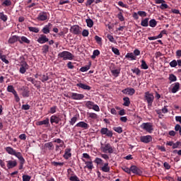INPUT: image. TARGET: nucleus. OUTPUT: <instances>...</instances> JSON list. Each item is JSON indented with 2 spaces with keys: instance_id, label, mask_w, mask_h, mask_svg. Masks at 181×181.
Listing matches in <instances>:
<instances>
[{
  "instance_id": "obj_4",
  "label": "nucleus",
  "mask_w": 181,
  "mask_h": 181,
  "mask_svg": "<svg viewBox=\"0 0 181 181\" xmlns=\"http://www.w3.org/2000/svg\"><path fill=\"white\" fill-rule=\"evenodd\" d=\"M58 56L63 59V60H73V54L69 51H63L59 53Z\"/></svg>"
},
{
  "instance_id": "obj_31",
  "label": "nucleus",
  "mask_w": 181,
  "mask_h": 181,
  "mask_svg": "<svg viewBox=\"0 0 181 181\" xmlns=\"http://www.w3.org/2000/svg\"><path fill=\"white\" fill-rule=\"evenodd\" d=\"M111 73L114 77H118L119 76V74L121 73V69H112Z\"/></svg>"
},
{
  "instance_id": "obj_46",
  "label": "nucleus",
  "mask_w": 181,
  "mask_h": 181,
  "mask_svg": "<svg viewBox=\"0 0 181 181\" xmlns=\"http://www.w3.org/2000/svg\"><path fill=\"white\" fill-rule=\"evenodd\" d=\"M90 67H91L90 65H88L86 66H83L80 69V71H82V73H84L86 71H88V70H90Z\"/></svg>"
},
{
  "instance_id": "obj_16",
  "label": "nucleus",
  "mask_w": 181,
  "mask_h": 181,
  "mask_svg": "<svg viewBox=\"0 0 181 181\" xmlns=\"http://www.w3.org/2000/svg\"><path fill=\"white\" fill-rule=\"evenodd\" d=\"M53 149H54V145L52 142L46 143L42 147V151H53Z\"/></svg>"
},
{
  "instance_id": "obj_53",
  "label": "nucleus",
  "mask_w": 181,
  "mask_h": 181,
  "mask_svg": "<svg viewBox=\"0 0 181 181\" xmlns=\"http://www.w3.org/2000/svg\"><path fill=\"white\" fill-rule=\"evenodd\" d=\"M117 18H118L119 21H120V22H124V21H125V18H124V16L122 15V12H119L117 14Z\"/></svg>"
},
{
  "instance_id": "obj_61",
  "label": "nucleus",
  "mask_w": 181,
  "mask_h": 181,
  "mask_svg": "<svg viewBox=\"0 0 181 181\" xmlns=\"http://www.w3.org/2000/svg\"><path fill=\"white\" fill-rule=\"evenodd\" d=\"M170 67H176L177 66V61L176 59L173 60L170 62Z\"/></svg>"
},
{
  "instance_id": "obj_44",
  "label": "nucleus",
  "mask_w": 181,
  "mask_h": 181,
  "mask_svg": "<svg viewBox=\"0 0 181 181\" xmlns=\"http://www.w3.org/2000/svg\"><path fill=\"white\" fill-rule=\"evenodd\" d=\"M156 25H158V23L156 22V20L151 19L149 21V26H151V28H155V26H156Z\"/></svg>"
},
{
  "instance_id": "obj_45",
  "label": "nucleus",
  "mask_w": 181,
  "mask_h": 181,
  "mask_svg": "<svg viewBox=\"0 0 181 181\" xmlns=\"http://www.w3.org/2000/svg\"><path fill=\"white\" fill-rule=\"evenodd\" d=\"M12 5V1L11 0H4L2 3L3 6H11Z\"/></svg>"
},
{
  "instance_id": "obj_27",
  "label": "nucleus",
  "mask_w": 181,
  "mask_h": 181,
  "mask_svg": "<svg viewBox=\"0 0 181 181\" xmlns=\"http://www.w3.org/2000/svg\"><path fill=\"white\" fill-rule=\"evenodd\" d=\"M180 88V83H179V82L175 83L174 86L171 89V92L175 94V93H177V91H179Z\"/></svg>"
},
{
  "instance_id": "obj_32",
  "label": "nucleus",
  "mask_w": 181,
  "mask_h": 181,
  "mask_svg": "<svg viewBox=\"0 0 181 181\" xmlns=\"http://www.w3.org/2000/svg\"><path fill=\"white\" fill-rule=\"evenodd\" d=\"M123 101H124L123 105L124 107H129V105H131V100H129V98L128 97H124L123 98Z\"/></svg>"
},
{
  "instance_id": "obj_35",
  "label": "nucleus",
  "mask_w": 181,
  "mask_h": 181,
  "mask_svg": "<svg viewBox=\"0 0 181 181\" xmlns=\"http://www.w3.org/2000/svg\"><path fill=\"white\" fill-rule=\"evenodd\" d=\"M148 22H149V18H144L141 20V25L144 26V28H148Z\"/></svg>"
},
{
  "instance_id": "obj_64",
  "label": "nucleus",
  "mask_w": 181,
  "mask_h": 181,
  "mask_svg": "<svg viewBox=\"0 0 181 181\" xmlns=\"http://www.w3.org/2000/svg\"><path fill=\"white\" fill-rule=\"evenodd\" d=\"M137 14H139V16H141V17H143V18H145L146 16V15H147V13H146V12H145V11H138L137 12Z\"/></svg>"
},
{
  "instance_id": "obj_25",
  "label": "nucleus",
  "mask_w": 181,
  "mask_h": 181,
  "mask_svg": "<svg viewBox=\"0 0 181 181\" xmlns=\"http://www.w3.org/2000/svg\"><path fill=\"white\" fill-rule=\"evenodd\" d=\"M87 117L88 118H90V119H93V121L95 119H98V115L95 112H87Z\"/></svg>"
},
{
  "instance_id": "obj_52",
  "label": "nucleus",
  "mask_w": 181,
  "mask_h": 181,
  "mask_svg": "<svg viewBox=\"0 0 181 181\" xmlns=\"http://www.w3.org/2000/svg\"><path fill=\"white\" fill-rule=\"evenodd\" d=\"M168 78L171 83L173 81H176V80H177V78H176V76L173 75V74H170Z\"/></svg>"
},
{
  "instance_id": "obj_51",
  "label": "nucleus",
  "mask_w": 181,
  "mask_h": 181,
  "mask_svg": "<svg viewBox=\"0 0 181 181\" xmlns=\"http://www.w3.org/2000/svg\"><path fill=\"white\" fill-rule=\"evenodd\" d=\"M76 122H77V117L74 116L69 121V124H70V125H74V124H76Z\"/></svg>"
},
{
  "instance_id": "obj_62",
  "label": "nucleus",
  "mask_w": 181,
  "mask_h": 181,
  "mask_svg": "<svg viewBox=\"0 0 181 181\" xmlns=\"http://www.w3.org/2000/svg\"><path fill=\"white\" fill-rule=\"evenodd\" d=\"M156 112L158 114V118H160V119L163 118V114H162L161 110H156Z\"/></svg>"
},
{
  "instance_id": "obj_17",
  "label": "nucleus",
  "mask_w": 181,
  "mask_h": 181,
  "mask_svg": "<svg viewBox=\"0 0 181 181\" xmlns=\"http://www.w3.org/2000/svg\"><path fill=\"white\" fill-rule=\"evenodd\" d=\"M37 42L38 43H40L41 45H43V43H46V42H49V38H47V37L46 35L42 34L37 39Z\"/></svg>"
},
{
  "instance_id": "obj_5",
  "label": "nucleus",
  "mask_w": 181,
  "mask_h": 181,
  "mask_svg": "<svg viewBox=\"0 0 181 181\" xmlns=\"http://www.w3.org/2000/svg\"><path fill=\"white\" fill-rule=\"evenodd\" d=\"M141 128L144 131H146V132H148V134H152V132L153 131V124L151 122L143 123L141 125Z\"/></svg>"
},
{
  "instance_id": "obj_9",
  "label": "nucleus",
  "mask_w": 181,
  "mask_h": 181,
  "mask_svg": "<svg viewBox=\"0 0 181 181\" xmlns=\"http://www.w3.org/2000/svg\"><path fill=\"white\" fill-rule=\"evenodd\" d=\"M67 97H69V98H71L72 100H83V98H84V95L77 93H69Z\"/></svg>"
},
{
  "instance_id": "obj_41",
  "label": "nucleus",
  "mask_w": 181,
  "mask_h": 181,
  "mask_svg": "<svg viewBox=\"0 0 181 181\" xmlns=\"http://www.w3.org/2000/svg\"><path fill=\"white\" fill-rule=\"evenodd\" d=\"M86 23L88 28H93V26H94V22L93 20H91V18L86 19Z\"/></svg>"
},
{
  "instance_id": "obj_23",
  "label": "nucleus",
  "mask_w": 181,
  "mask_h": 181,
  "mask_svg": "<svg viewBox=\"0 0 181 181\" xmlns=\"http://www.w3.org/2000/svg\"><path fill=\"white\" fill-rule=\"evenodd\" d=\"M16 42H19V36L13 35L8 40V43L10 45H13V43H16Z\"/></svg>"
},
{
  "instance_id": "obj_36",
  "label": "nucleus",
  "mask_w": 181,
  "mask_h": 181,
  "mask_svg": "<svg viewBox=\"0 0 181 181\" xmlns=\"http://www.w3.org/2000/svg\"><path fill=\"white\" fill-rule=\"evenodd\" d=\"M141 67L143 70H148V69H149V66L146 64V62H145V60L144 59L141 60Z\"/></svg>"
},
{
  "instance_id": "obj_49",
  "label": "nucleus",
  "mask_w": 181,
  "mask_h": 181,
  "mask_svg": "<svg viewBox=\"0 0 181 181\" xmlns=\"http://www.w3.org/2000/svg\"><path fill=\"white\" fill-rule=\"evenodd\" d=\"M96 56H100V51L98 49H95L93 51L91 59H95Z\"/></svg>"
},
{
  "instance_id": "obj_60",
  "label": "nucleus",
  "mask_w": 181,
  "mask_h": 181,
  "mask_svg": "<svg viewBox=\"0 0 181 181\" xmlns=\"http://www.w3.org/2000/svg\"><path fill=\"white\" fill-rule=\"evenodd\" d=\"M32 179V177L28 175H23V181H30Z\"/></svg>"
},
{
  "instance_id": "obj_42",
  "label": "nucleus",
  "mask_w": 181,
  "mask_h": 181,
  "mask_svg": "<svg viewBox=\"0 0 181 181\" xmlns=\"http://www.w3.org/2000/svg\"><path fill=\"white\" fill-rule=\"evenodd\" d=\"M51 165H52V166H64V163H60V162H56V161H52L51 162Z\"/></svg>"
},
{
  "instance_id": "obj_15",
  "label": "nucleus",
  "mask_w": 181,
  "mask_h": 181,
  "mask_svg": "<svg viewBox=\"0 0 181 181\" xmlns=\"http://www.w3.org/2000/svg\"><path fill=\"white\" fill-rule=\"evenodd\" d=\"M122 93L123 94L127 95H134L135 94V89L132 88H127L122 90Z\"/></svg>"
},
{
  "instance_id": "obj_14",
  "label": "nucleus",
  "mask_w": 181,
  "mask_h": 181,
  "mask_svg": "<svg viewBox=\"0 0 181 181\" xmlns=\"http://www.w3.org/2000/svg\"><path fill=\"white\" fill-rule=\"evenodd\" d=\"M71 33H74V35H80L81 33V28L78 25H73L71 27Z\"/></svg>"
},
{
  "instance_id": "obj_19",
  "label": "nucleus",
  "mask_w": 181,
  "mask_h": 181,
  "mask_svg": "<svg viewBox=\"0 0 181 181\" xmlns=\"http://www.w3.org/2000/svg\"><path fill=\"white\" fill-rule=\"evenodd\" d=\"M54 142L59 144V145H56L55 151H59V148H63V146H64V141L60 139L54 140Z\"/></svg>"
},
{
  "instance_id": "obj_12",
  "label": "nucleus",
  "mask_w": 181,
  "mask_h": 181,
  "mask_svg": "<svg viewBox=\"0 0 181 181\" xmlns=\"http://www.w3.org/2000/svg\"><path fill=\"white\" fill-rule=\"evenodd\" d=\"M152 136L151 135H146V136H140V141L141 142H143V144H149L152 142Z\"/></svg>"
},
{
  "instance_id": "obj_43",
  "label": "nucleus",
  "mask_w": 181,
  "mask_h": 181,
  "mask_svg": "<svg viewBox=\"0 0 181 181\" xmlns=\"http://www.w3.org/2000/svg\"><path fill=\"white\" fill-rule=\"evenodd\" d=\"M7 91L8 93H12V94H14L16 93V90H15L13 86H11V85L7 87Z\"/></svg>"
},
{
  "instance_id": "obj_10",
  "label": "nucleus",
  "mask_w": 181,
  "mask_h": 181,
  "mask_svg": "<svg viewBox=\"0 0 181 181\" xmlns=\"http://www.w3.org/2000/svg\"><path fill=\"white\" fill-rule=\"evenodd\" d=\"M6 162L7 169H13L18 166V160L12 158V160H8Z\"/></svg>"
},
{
  "instance_id": "obj_18",
  "label": "nucleus",
  "mask_w": 181,
  "mask_h": 181,
  "mask_svg": "<svg viewBox=\"0 0 181 181\" xmlns=\"http://www.w3.org/2000/svg\"><path fill=\"white\" fill-rule=\"evenodd\" d=\"M75 127L78 128H83V129H88V128H90V125L86 123V122H79Z\"/></svg>"
},
{
  "instance_id": "obj_1",
  "label": "nucleus",
  "mask_w": 181,
  "mask_h": 181,
  "mask_svg": "<svg viewBox=\"0 0 181 181\" xmlns=\"http://www.w3.org/2000/svg\"><path fill=\"white\" fill-rule=\"evenodd\" d=\"M5 151L8 155H11L12 156H16V158L18 159L20 161V165L18 167V169L21 170V169H23V165H25V158H23V156H22V153L21 152H16V150H15L11 146H7L5 148Z\"/></svg>"
},
{
  "instance_id": "obj_13",
  "label": "nucleus",
  "mask_w": 181,
  "mask_h": 181,
  "mask_svg": "<svg viewBox=\"0 0 181 181\" xmlns=\"http://www.w3.org/2000/svg\"><path fill=\"white\" fill-rule=\"evenodd\" d=\"M49 14L47 12H41L39 13L37 19L40 21H47Z\"/></svg>"
},
{
  "instance_id": "obj_38",
  "label": "nucleus",
  "mask_w": 181,
  "mask_h": 181,
  "mask_svg": "<svg viewBox=\"0 0 181 181\" xmlns=\"http://www.w3.org/2000/svg\"><path fill=\"white\" fill-rule=\"evenodd\" d=\"M28 30H30V32H33L34 33H39L40 30L36 27H28Z\"/></svg>"
},
{
  "instance_id": "obj_8",
  "label": "nucleus",
  "mask_w": 181,
  "mask_h": 181,
  "mask_svg": "<svg viewBox=\"0 0 181 181\" xmlns=\"http://www.w3.org/2000/svg\"><path fill=\"white\" fill-rule=\"evenodd\" d=\"M144 98L146 101H147V103L148 105H152V103H153V100H155V97L153 96V94L149 92L145 93Z\"/></svg>"
},
{
  "instance_id": "obj_21",
  "label": "nucleus",
  "mask_w": 181,
  "mask_h": 181,
  "mask_svg": "<svg viewBox=\"0 0 181 181\" xmlns=\"http://www.w3.org/2000/svg\"><path fill=\"white\" fill-rule=\"evenodd\" d=\"M100 170L102 172H105V173H108L110 170V164L108 163H105L100 167Z\"/></svg>"
},
{
  "instance_id": "obj_29",
  "label": "nucleus",
  "mask_w": 181,
  "mask_h": 181,
  "mask_svg": "<svg viewBox=\"0 0 181 181\" xmlns=\"http://www.w3.org/2000/svg\"><path fill=\"white\" fill-rule=\"evenodd\" d=\"M125 57H126V59H128L129 60H136V57L132 52H128L125 55Z\"/></svg>"
},
{
  "instance_id": "obj_55",
  "label": "nucleus",
  "mask_w": 181,
  "mask_h": 181,
  "mask_svg": "<svg viewBox=\"0 0 181 181\" xmlns=\"http://www.w3.org/2000/svg\"><path fill=\"white\" fill-rule=\"evenodd\" d=\"M107 37L108 40H110V42H111L112 43H115V39L114 38V36L108 34L107 35Z\"/></svg>"
},
{
  "instance_id": "obj_24",
  "label": "nucleus",
  "mask_w": 181,
  "mask_h": 181,
  "mask_svg": "<svg viewBox=\"0 0 181 181\" xmlns=\"http://www.w3.org/2000/svg\"><path fill=\"white\" fill-rule=\"evenodd\" d=\"M63 158H64V159H69V158H71V148H66L65 149V153L63 156Z\"/></svg>"
},
{
  "instance_id": "obj_33",
  "label": "nucleus",
  "mask_w": 181,
  "mask_h": 181,
  "mask_svg": "<svg viewBox=\"0 0 181 181\" xmlns=\"http://www.w3.org/2000/svg\"><path fill=\"white\" fill-rule=\"evenodd\" d=\"M130 172H132V173L138 175V173H139V168H138V167L135 165H132L130 168Z\"/></svg>"
},
{
  "instance_id": "obj_7",
  "label": "nucleus",
  "mask_w": 181,
  "mask_h": 181,
  "mask_svg": "<svg viewBox=\"0 0 181 181\" xmlns=\"http://www.w3.org/2000/svg\"><path fill=\"white\" fill-rule=\"evenodd\" d=\"M29 69V64L25 61H21L20 62V73L21 74H25L26 73V70Z\"/></svg>"
},
{
  "instance_id": "obj_56",
  "label": "nucleus",
  "mask_w": 181,
  "mask_h": 181,
  "mask_svg": "<svg viewBox=\"0 0 181 181\" xmlns=\"http://www.w3.org/2000/svg\"><path fill=\"white\" fill-rule=\"evenodd\" d=\"M113 129L115 132H117V134H122V127H113Z\"/></svg>"
},
{
  "instance_id": "obj_59",
  "label": "nucleus",
  "mask_w": 181,
  "mask_h": 181,
  "mask_svg": "<svg viewBox=\"0 0 181 181\" xmlns=\"http://www.w3.org/2000/svg\"><path fill=\"white\" fill-rule=\"evenodd\" d=\"M160 9H168L169 8V6L166 4L165 3H161V5L159 6Z\"/></svg>"
},
{
  "instance_id": "obj_22",
  "label": "nucleus",
  "mask_w": 181,
  "mask_h": 181,
  "mask_svg": "<svg viewBox=\"0 0 181 181\" xmlns=\"http://www.w3.org/2000/svg\"><path fill=\"white\" fill-rule=\"evenodd\" d=\"M52 25L50 23L46 25L42 30V33H44L45 35H47L48 33H50V28H52Z\"/></svg>"
},
{
  "instance_id": "obj_34",
  "label": "nucleus",
  "mask_w": 181,
  "mask_h": 181,
  "mask_svg": "<svg viewBox=\"0 0 181 181\" xmlns=\"http://www.w3.org/2000/svg\"><path fill=\"white\" fill-rule=\"evenodd\" d=\"M0 59L6 64H9V61L6 59V55L2 54V52H0Z\"/></svg>"
},
{
  "instance_id": "obj_39",
  "label": "nucleus",
  "mask_w": 181,
  "mask_h": 181,
  "mask_svg": "<svg viewBox=\"0 0 181 181\" xmlns=\"http://www.w3.org/2000/svg\"><path fill=\"white\" fill-rule=\"evenodd\" d=\"M40 77L42 83H45V81H47V80H49V76H47V74L40 75Z\"/></svg>"
},
{
  "instance_id": "obj_48",
  "label": "nucleus",
  "mask_w": 181,
  "mask_h": 181,
  "mask_svg": "<svg viewBox=\"0 0 181 181\" xmlns=\"http://www.w3.org/2000/svg\"><path fill=\"white\" fill-rule=\"evenodd\" d=\"M57 111V106H52L49 110V114H54Z\"/></svg>"
},
{
  "instance_id": "obj_40",
  "label": "nucleus",
  "mask_w": 181,
  "mask_h": 181,
  "mask_svg": "<svg viewBox=\"0 0 181 181\" xmlns=\"http://www.w3.org/2000/svg\"><path fill=\"white\" fill-rule=\"evenodd\" d=\"M67 173H68L67 177H69V180H70V177H73V176L76 175H74V172L73 171V170H71V168H69L67 170Z\"/></svg>"
},
{
  "instance_id": "obj_11",
  "label": "nucleus",
  "mask_w": 181,
  "mask_h": 181,
  "mask_svg": "<svg viewBox=\"0 0 181 181\" xmlns=\"http://www.w3.org/2000/svg\"><path fill=\"white\" fill-rule=\"evenodd\" d=\"M100 134L102 135H106L109 138H112V131L109 130L108 128L103 127L100 129Z\"/></svg>"
},
{
  "instance_id": "obj_20",
  "label": "nucleus",
  "mask_w": 181,
  "mask_h": 181,
  "mask_svg": "<svg viewBox=\"0 0 181 181\" xmlns=\"http://www.w3.org/2000/svg\"><path fill=\"white\" fill-rule=\"evenodd\" d=\"M18 42L21 45H23V43H26V45H30V40L28 39V37L25 36L19 37Z\"/></svg>"
},
{
  "instance_id": "obj_37",
  "label": "nucleus",
  "mask_w": 181,
  "mask_h": 181,
  "mask_svg": "<svg viewBox=\"0 0 181 181\" xmlns=\"http://www.w3.org/2000/svg\"><path fill=\"white\" fill-rule=\"evenodd\" d=\"M103 162V160L100 158H95L94 160V163H96L98 166H102Z\"/></svg>"
},
{
  "instance_id": "obj_2",
  "label": "nucleus",
  "mask_w": 181,
  "mask_h": 181,
  "mask_svg": "<svg viewBox=\"0 0 181 181\" xmlns=\"http://www.w3.org/2000/svg\"><path fill=\"white\" fill-rule=\"evenodd\" d=\"M82 161L85 163L84 169L89 170L90 172L94 169V164L93 163V159H91V156L87 153H84L82 154Z\"/></svg>"
},
{
  "instance_id": "obj_28",
  "label": "nucleus",
  "mask_w": 181,
  "mask_h": 181,
  "mask_svg": "<svg viewBox=\"0 0 181 181\" xmlns=\"http://www.w3.org/2000/svg\"><path fill=\"white\" fill-rule=\"evenodd\" d=\"M76 86L79 87V88H82L83 90H91V87L90 86L81 83H77Z\"/></svg>"
},
{
  "instance_id": "obj_63",
  "label": "nucleus",
  "mask_w": 181,
  "mask_h": 181,
  "mask_svg": "<svg viewBox=\"0 0 181 181\" xmlns=\"http://www.w3.org/2000/svg\"><path fill=\"white\" fill-rule=\"evenodd\" d=\"M112 50L113 52V53H115V54H117V56H119L120 53H119V49L115 47H112Z\"/></svg>"
},
{
  "instance_id": "obj_6",
  "label": "nucleus",
  "mask_w": 181,
  "mask_h": 181,
  "mask_svg": "<svg viewBox=\"0 0 181 181\" xmlns=\"http://www.w3.org/2000/svg\"><path fill=\"white\" fill-rule=\"evenodd\" d=\"M85 105L88 108V110H93L97 112H100V107L98 106V105L94 104V102L93 101H87Z\"/></svg>"
},
{
  "instance_id": "obj_57",
  "label": "nucleus",
  "mask_w": 181,
  "mask_h": 181,
  "mask_svg": "<svg viewBox=\"0 0 181 181\" xmlns=\"http://www.w3.org/2000/svg\"><path fill=\"white\" fill-rule=\"evenodd\" d=\"M42 53H47L49 52V45H45L42 46Z\"/></svg>"
},
{
  "instance_id": "obj_30",
  "label": "nucleus",
  "mask_w": 181,
  "mask_h": 181,
  "mask_svg": "<svg viewBox=\"0 0 181 181\" xmlns=\"http://www.w3.org/2000/svg\"><path fill=\"white\" fill-rule=\"evenodd\" d=\"M49 118H46V119L39 121L36 122V125L40 126V125H49Z\"/></svg>"
},
{
  "instance_id": "obj_26",
  "label": "nucleus",
  "mask_w": 181,
  "mask_h": 181,
  "mask_svg": "<svg viewBox=\"0 0 181 181\" xmlns=\"http://www.w3.org/2000/svg\"><path fill=\"white\" fill-rule=\"evenodd\" d=\"M50 122L51 124H59V122H60V117L56 115H52L50 117Z\"/></svg>"
},
{
  "instance_id": "obj_54",
  "label": "nucleus",
  "mask_w": 181,
  "mask_h": 181,
  "mask_svg": "<svg viewBox=\"0 0 181 181\" xmlns=\"http://www.w3.org/2000/svg\"><path fill=\"white\" fill-rule=\"evenodd\" d=\"M175 131L176 132H179L180 135L181 136V126H180V124H176L175 126Z\"/></svg>"
},
{
  "instance_id": "obj_50",
  "label": "nucleus",
  "mask_w": 181,
  "mask_h": 181,
  "mask_svg": "<svg viewBox=\"0 0 181 181\" xmlns=\"http://www.w3.org/2000/svg\"><path fill=\"white\" fill-rule=\"evenodd\" d=\"M22 95L24 98H28V97H29V95H30V91H29L28 90H25L23 91Z\"/></svg>"
},
{
  "instance_id": "obj_3",
  "label": "nucleus",
  "mask_w": 181,
  "mask_h": 181,
  "mask_svg": "<svg viewBox=\"0 0 181 181\" xmlns=\"http://www.w3.org/2000/svg\"><path fill=\"white\" fill-rule=\"evenodd\" d=\"M101 152H103V153H114V148L111 146V144L109 143L102 145L100 147Z\"/></svg>"
},
{
  "instance_id": "obj_47",
  "label": "nucleus",
  "mask_w": 181,
  "mask_h": 181,
  "mask_svg": "<svg viewBox=\"0 0 181 181\" xmlns=\"http://www.w3.org/2000/svg\"><path fill=\"white\" fill-rule=\"evenodd\" d=\"M0 19H1V21H3V22H6V21H8V16L5 14H4V13H0Z\"/></svg>"
},
{
  "instance_id": "obj_58",
  "label": "nucleus",
  "mask_w": 181,
  "mask_h": 181,
  "mask_svg": "<svg viewBox=\"0 0 181 181\" xmlns=\"http://www.w3.org/2000/svg\"><path fill=\"white\" fill-rule=\"evenodd\" d=\"M133 73L136 74V76H141V69L139 68H135L134 69L132 70Z\"/></svg>"
}]
</instances>
